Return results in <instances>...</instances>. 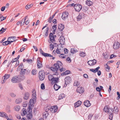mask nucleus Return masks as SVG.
<instances>
[{
  "mask_svg": "<svg viewBox=\"0 0 120 120\" xmlns=\"http://www.w3.org/2000/svg\"><path fill=\"white\" fill-rule=\"evenodd\" d=\"M54 67H51L50 68L51 70L53 73V75L57 76L59 75L58 69L60 70V71L62 72L65 70V69L63 68L62 64L60 61H58L56 64L54 65Z\"/></svg>",
  "mask_w": 120,
  "mask_h": 120,
  "instance_id": "f257e3e1",
  "label": "nucleus"
},
{
  "mask_svg": "<svg viewBox=\"0 0 120 120\" xmlns=\"http://www.w3.org/2000/svg\"><path fill=\"white\" fill-rule=\"evenodd\" d=\"M32 98L33 99H31L28 104V105H30L32 106H34V104L35 103L36 99V92L35 90L33 89L32 91Z\"/></svg>",
  "mask_w": 120,
  "mask_h": 120,
  "instance_id": "f03ea898",
  "label": "nucleus"
},
{
  "mask_svg": "<svg viewBox=\"0 0 120 120\" xmlns=\"http://www.w3.org/2000/svg\"><path fill=\"white\" fill-rule=\"evenodd\" d=\"M28 112H27L26 117L28 120L31 119L32 117V112L31 107L34 106H32L30 105H28Z\"/></svg>",
  "mask_w": 120,
  "mask_h": 120,
  "instance_id": "7ed1b4c3",
  "label": "nucleus"
},
{
  "mask_svg": "<svg viewBox=\"0 0 120 120\" xmlns=\"http://www.w3.org/2000/svg\"><path fill=\"white\" fill-rule=\"evenodd\" d=\"M56 37V36L54 35L52 33H50L49 36V38L50 41H49V43L51 44L52 42H54L55 41V38Z\"/></svg>",
  "mask_w": 120,
  "mask_h": 120,
  "instance_id": "20e7f679",
  "label": "nucleus"
},
{
  "mask_svg": "<svg viewBox=\"0 0 120 120\" xmlns=\"http://www.w3.org/2000/svg\"><path fill=\"white\" fill-rule=\"evenodd\" d=\"M10 76V75L7 74H5L2 79L1 81V83L3 84L5 82L6 80Z\"/></svg>",
  "mask_w": 120,
  "mask_h": 120,
  "instance_id": "39448f33",
  "label": "nucleus"
},
{
  "mask_svg": "<svg viewBox=\"0 0 120 120\" xmlns=\"http://www.w3.org/2000/svg\"><path fill=\"white\" fill-rule=\"evenodd\" d=\"M12 82L13 83H17L20 81L19 78L17 76H14L11 80Z\"/></svg>",
  "mask_w": 120,
  "mask_h": 120,
  "instance_id": "423d86ee",
  "label": "nucleus"
},
{
  "mask_svg": "<svg viewBox=\"0 0 120 120\" xmlns=\"http://www.w3.org/2000/svg\"><path fill=\"white\" fill-rule=\"evenodd\" d=\"M39 77L40 79L42 81L45 78V73L43 71H41L39 73Z\"/></svg>",
  "mask_w": 120,
  "mask_h": 120,
  "instance_id": "0eeeda50",
  "label": "nucleus"
},
{
  "mask_svg": "<svg viewBox=\"0 0 120 120\" xmlns=\"http://www.w3.org/2000/svg\"><path fill=\"white\" fill-rule=\"evenodd\" d=\"M74 8L75 11H79L82 8V6L80 4H76L74 5Z\"/></svg>",
  "mask_w": 120,
  "mask_h": 120,
  "instance_id": "6e6552de",
  "label": "nucleus"
},
{
  "mask_svg": "<svg viewBox=\"0 0 120 120\" xmlns=\"http://www.w3.org/2000/svg\"><path fill=\"white\" fill-rule=\"evenodd\" d=\"M65 84L67 85L70 83L71 82V78L69 76H67L65 77Z\"/></svg>",
  "mask_w": 120,
  "mask_h": 120,
  "instance_id": "1a4fd4ad",
  "label": "nucleus"
},
{
  "mask_svg": "<svg viewBox=\"0 0 120 120\" xmlns=\"http://www.w3.org/2000/svg\"><path fill=\"white\" fill-rule=\"evenodd\" d=\"M97 61L95 60L89 61L87 62L88 64L90 66L94 65L97 63Z\"/></svg>",
  "mask_w": 120,
  "mask_h": 120,
  "instance_id": "9d476101",
  "label": "nucleus"
},
{
  "mask_svg": "<svg viewBox=\"0 0 120 120\" xmlns=\"http://www.w3.org/2000/svg\"><path fill=\"white\" fill-rule=\"evenodd\" d=\"M59 41L60 44L62 45H64L65 43V38L63 36H61L60 37L59 39Z\"/></svg>",
  "mask_w": 120,
  "mask_h": 120,
  "instance_id": "9b49d317",
  "label": "nucleus"
},
{
  "mask_svg": "<svg viewBox=\"0 0 120 120\" xmlns=\"http://www.w3.org/2000/svg\"><path fill=\"white\" fill-rule=\"evenodd\" d=\"M68 15V13L67 12L65 11L62 14V19L64 20L66 18H67V17Z\"/></svg>",
  "mask_w": 120,
  "mask_h": 120,
  "instance_id": "f8f14e48",
  "label": "nucleus"
},
{
  "mask_svg": "<svg viewBox=\"0 0 120 120\" xmlns=\"http://www.w3.org/2000/svg\"><path fill=\"white\" fill-rule=\"evenodd\" d=\"M37 64L38 68H40L42 67V65L41 62L40 61V58H38L37 59Z\"/></svg>",
  "mask_w": 120,
  "mask_h": 120,
  "instance_id": "ddd939ff",
  "label": "nucleus"
},
{
  "mask_svg": "<svg viewBox=\"0 0 120 120\" xmlns=\"http://www.w3.org/2000/svg\"><path fill=\"white\" fill-rule=\"evenodd\" d=\"M57 107L56 106H53L51 107L50 109V111L52 113H54L57 111Z\"/></svg>",
  "mask_w": 120,
  "mask_h": 120,
  "instance_id": "4468645a",
  "label": "nucleus"
},
{
  "mask_svg": "<svg viewBox=\"0 0 120 120\" xmlns=\"http://www.w3.org/2000/svg\"><path fill=\"white\" fill-rule=\"evenodd\" d=\"M120 47V43L118 42H115L113 45V48L115 49H117L119 48Z\"/></svg>",
  "mask_w": 120,
  "mask_h": 120,
  "instance_id": "2eb2a0df",
  "label": "nucleus"
},
{
  "mask_svg": "<svg viewBox=\"0 0 120 120\" xmlns=\"http://www.w3.org/2000/svg\"><path fill=\"white\" fill-rule=\"evenodd\" d=\"M16 37H9L8 39L9 42H10L11 43V42H13L14 41H15Z\"/></svg>",
  "mask_w": 120,
  "mask_h": 120,
  "instance_id": "dca6fc26",
  "label": "nucleus"
},
{
  "mask_svg": "<svg viewBox=\"0 0 120 120\" xmlns=\"http://www.w3.org/2000/svg\"><path fill=\"white\" fill-rule=\"evenodd\" d=\"M26 70L24 69H21V70L20 73V76L21 77L24 76L25 74V72Z\"/></svg>",
  "mask_w": 120,
  "mask_h": 120,
  "instance_id": "f3484780",
  "label": "nucleus"
},
{
  "mask_svg": "<svg viewBox=\"0 0 120 120\" xmlns=\"http://www.w3.org/2000/svg\"><path fill=\"white\" fill-rule=\"evenodd\" d=\"M76 91L78 93L81 94L83 92L84 89L82 87H79L77 89Z\"/></svg>",
  "mask_w": 120,
  "mask_h": 120,
  "instance_id": "a211bd4d",
  "label": "nucleus"
},
{
  "mask_svg": "<svg viewBox=\"0 0 120 120\" xmlns=\"http://www.w3.org/2000/svg\"><path fill=\"white\" fill-rule=\"evenodd\" d=\"M30 96V94L29 93L26 92L24 94L23 98L24 99L27 100L29 98Z\"/></svg>",
  "mask_w": 120,
  "mask_h": 120,
  "instance_id": "6ab92c4d",
  "label": "nucleus"
},
{
  "mask_svg": "<svg viewBox=\"0 0 120 120\" xmlns=\"http://www.w3.org/2000/svg\"><path fill=\"white\" fill-rule=\"evenodd\" d=\"M0 116L3 117L5 118H7L8 117V115L5 112H0Z\"/></svg>",
  "mask_w": 120,
  "mask_h": 120,
  "instance_id": "aec40b11",
  "label": "nucleus"
},
{
  "mask_svg": "<svg viewBox=\"0 0 120 120\" xmlns=\"http://www.w3.org/2000/svg\"><path fill=\"white\" fill-rule=\"evenodd\" d=\"M58 28L59 30L61 31H62L64 28V25L60 24L58 25Z\"/></svg>",
  "mask_w": 120,
  "mask_h": 120,
  "instance_id": "412c9836",
  "label": "nucleus"
},
{
  "mask_svg": "<svg viewBox=\"0 0 120 120\" xmlns=\"http://www.w3.org/2000/svg\"><path fill=\"white\" fill-rule=\"evenodd\" d=\"M84 105L86 107H88L91 104L89 101L87 100L84 102Z\"/></svg>",
  "mask_w": 120,
  "mask_h": 120,
  "instance_id": "4be33fe9",
  "label": "nucleus"
},
{
  "mask_svg": "<svg viewBox=\"0 0 120 120\" xmlns=\"http://www.w3.org/2000/svg\"><path fill=\"white\" fill-rule=\"evenodd\" d=\"M59 80L58 78V77H54V76L52 81V83H56Z\"/></svg>",
  "mask_w": 120,
  "mask_h": 120,
  "instance_id": "5701e85b",
  "label": "nucleus"
},
{
  "mask_svg": "<svg viewBox=\"0 0 120 120\" xmlns=\"http://www.w3.org/2000/svg\"><path fill=\"white\" fill-rule=\"evenodd\" d=\"M81 103L82 102L81 101H78L77 102L75 103V107H79L81 105Z\"/></svg>",
  "mask_w": 120,
  "mask_h": 120,
  "instance_id": "b1692460",
  "label": "nucleus"
},
{
  "mask_svg": "<svg viewBox=\"0 0 120 120\" xmlns=\"http://www.w3.org/2000/svg\"><path fill=\"white\" fill-rule=\"evenodd\" d=\"M26 113L27 112H26V109L24 108L23 109L21 112V115L22 116H24Z\"/></svg>",
  "mask_w": 120,
  "mask_h": 120,
  "instance_id": "393cba45",
  "label": "nucleus"
},
{
  "mask_svg": "<svg viewBox=\"0 0 120 120\" xmlns=\"http://www.w3.org/2000/svg\"><path fill=\"white\" fill-rule=\"evenodd\" d=\"M54 89L55 90H57L60 88V86L57 85L56 84H55L54 86Z\"/></svg>",
  "mask_w": 120,
  "mask_h": 120,
  "instance_id": "a878e982",
  "label": "nucleus"
},
{
  "mask_svg": "<svg viewBox=\"0 0 120 120\" xmlns=\"http://www.w3.org/2000/svg\"><path fill=\"white\" fill-rule=\"evenodd\" d=\"M10 44V42H9L8 40L7 41H4L3 43V45L4 46H6L8 44Z\"/></svg>",
  "mask_w": 120,
  "mask_h": 120,
  "instance_id": "bb28decb",
  "label": "nucleus"
},
{
  "mask_svg": "<svg viewBox=\"0 0 120 120\" xmlns=\"http://www.w3.org/2000/svg\"><path fill=\"white\" fill-rule=\"evenodd\" d=\"M86 4L89 6L92 5L93 4L92 2L90 0H87L86 2Z\"/></svg>",
  "mask_w": 120,
  "mask_h": 120,
  "instance_id": "cd10ccee",
  "label": "nucleus"
},
{
  "mask_svg": "<svg viewBox=\"0 0 120 120\" xmlns=\"http://www.w3.org/2000/svg\"><path fill=\"white\" fill-rule=\"evenodd\" d=\"M22 101V99L20 98H19L16 99L15 102L17 104H19Z\"/></svg>",
  "mask_w": 120,
  "mask_h": 120,
  "instance_id": "c85d7f7f",
  "label": "nucleus"
},
{
  "mask_svg": "<svg viewBox=\"0 0 120 120\" xmlns=\"http://www.w3.org/2000/svg\"><path fill=\"white\" fill-rule=\"evenodd\" d=\"M44 118H46L49 115V113L45 111L43 113Z\"/></svg>",
  "mask_w": 120,
  "mask_h": 120,
  "instance_id": "c756f323",
  "label": "nucleus"
},
{
  "mask_svg": "<svg viewBox=\"0 0 120 120\" xmlns=\"http://www.w3.org/2000/svg\"><path fill=\"white\" fill-rule=\"evenodd\" d=\"M20 109V107L19 105H17L15 106L14 109L16 111H18Z\"/></svg>",
  "mask_w": 120,
  "mask_h": 120,
  "instance_id": "7c9ffc66",
  "label": "nucleus"
},
{
  "mask_svg": "<svg viewBox=\"0 0 120 120\" xmlns=\"http://www.w3.org/2000/svg\"><path fill=\"white\" fill-rule=\"evenodd\" d=\"M33 6V4H32L27 5L25 6V8L26 9H30V8L32 7Z\"/></svg>",
  "mask_w": 120,
  "mask_h": 120,
  "instance_id": "2f4dec72",
  "label": "nucleus"
},
{
  "mask_svg": "<svg viewBox=\"0 0 120 120\" xmlns=\"http://www.w3.org/2000/svg\"><path fill=\"white\" fill-rule=\"evenodd\" d=\"M77 51L74 48H71V52L72 53H74L77 52Z\"/></svg>",
  "mask_w": 120,
  "mask_h": 120,
  "instance_id": "473e14b6",
  "label": "nucleus"
},
{
  "mask_svg": "<svg viewBox=\"0 0 120 120\" xmlns=\"http://www.w3.org/2000/svg\"><path fill=\"white\" fill-rule=\"evenodd\" d=\"M80 55L82 57H84L86 56V53L83 52H80Z\"/></svg>",
  "mask_w": 120,
  "mask_h": 120,
  "instance_id": "72a5a7b5",
  "label": "nucleus"
},
{
  "mask_svg": "<svg viewBox=\"0 0 120 120\" xmlns=\"http://www.w3.org/2000/svg\"><path fill=\"white\" fill-rule=\"evenodd\" d=\"M65 97V95L64 94H60L59 97V99L60 100L63 99Z\"/></svg>",
  "mask_w": 120,
  "mask_h": 120,
  "instance_id": "f704fd0d",
  "label": "nucleus"
},
{
  "mask_svg": "<svg viewBox=\"0 0 120 120\" xmlns=\"http://www.w3.org/2000/svg\"><path fill=\"white\" fill-rule=\"evenodd\" d=\"M70 71H67L62 73V75L63 76L66 75L70 74Z\"/></svg>",
  "mask_w": 120,
  "mask_h": 120,
  "instance_id": "c9c22d12",
  "label": "nucleus"
},
{
  "mask_svg": "<svg viewBox=\"0 0 120 120\" xmlns=\"http://www.w3.org/2000/svg\"><path fill=\"white\" fill-rule=\"evenodd\" d=\"M53 75V74L52 75H48V78L49 80V81H52L53 78V77H54L53 76L54 75Z\"/></svg>",
  "mask_w": 120,
  "mask_h": 120,
  "instance_id": "e433bc0d",
  "label": "nucleus"
},
{
  "mask_svg": "<svg viewBox=\"0 0 120 120\" xmlns=\"http://www.w3.org/2000/svg\"><path fill=\"white\" fill-rule=\"evenodd\" d=\"M105 67L106 68V71H109L110 68V67L107 64L105 65Z\"/></svg>",
  "mask_w": 120,
  "mask_h": 120,
  "instance_id": "4c0bfd02",
  "label": "nucleus"
},
{
  "mask_svg": "<svg viewBox=\"0 0 120 120\" xmlns=\"http://www.w3.org/2000/svg\"><path fill=\"white\" fill-rule=\"evenodd\" d=\"M79 84V82L77 81H75L74 84V85L75 86H78Z\"/></svg>",
  "mask_w": 120,
  "mask_h": 120,
  "instance_id": "58836bf2",
  "label": "nucleus"
},
{
  "mask_svg": "<svg viewBox=\"0 0 120 120\" xmlns=\"http://www.w3.org/2000/svg\"><path fill=\"white\" fill-rule=\"evenodd\" d=\"M37 73V70L35 69H33L31 71V73L33 75H35Z\"/></svg>",
  "mask_w": 120,
  "mask_h": 120,
  "instance_id": "ea45409f",
  "label": "nucleus"
},
{
  "mask_svg": "<svg viewBox=\"0 0 120 120\" xmlns=\"http://www.w3.org/2000/svg\"><path fill=\"white\" fill-rule=\"evenodd\" d=\"M113 112V109L111 108H109L108 109V111L107 112L109 114L112 113Z\"/></svg>",
  "mask_w": 120,
  "mask_h": 120,
  "instance_id": "a19ab883",
  "label": "nucleus"
},
{
  "mask_svg": "<svg viewBox=\"0 0 120 120\" xmlns=\"http://www.w3.org/2000/svg\"><path fill=\"white\" fill-rule=\"evenodd\" d=\"M109 108L107 106H105L104 107V110L106 112H107Z\"/></svg>",
  "mask_w": 120,
  "mask_h": 120,
  "instance_id": "79ce46f5",
  "label": "nucleus"
},
{
  "mask_svg": "<svg viewBox=\"0 0 120 120\" xmlns=\"http://www.w3.org/2000/svg\"><path fill=\"white\" fill-rule=\"evenodd\" d=\"M10 95L12 97H14L16 96V94L12 92H11L10 93Z\"/></svg>",
  "mask_w": 120,
  "mask_h": 120,
  "instance_id": "37998d69",
  "label": "nucleus"
},
{
  "mask_svg": "<svg viewBox=\"0 0 120 120\" xmlns=\"http://www.w3.org/2000/svg\"><path fill=\"white\" fill-rule=\"evenodd\" d=\"M26 61L29 64H31L32 61L31 59H27L26 60Z\"/></svg>",
  "mask_w": 120,
  "mask_h": 120,
  "instance_id": "c03bdc74",
  "label": "nucleus"
},
{
  "mask_svg": "<svg viewBox=\"0 0 120 120\" xmlns=\"http://www.w3.org/2000/svg\"><path fill=\"white\" fill-rule=\"evenodd\" d=\"M114 111L115 112V113H117L118 111V109H117V108L115 106L114 107Z\"/></svg>",
  "mask_w": 120,
  "mask_h": 120,
  "instance_id": "a18cd8bd",
  "label": "nucleus"
},
{
  "mask_svg": "<svg viewBox=\"0 0 120 120\" xmlns=\"http://www.w3.org/2000/svg\"><path fill=\"white\" fill-rule=\"evenodd\" d=\"M59 56L60 58H65V56H64V54H60V55H59Z\"/></svg>",
  "mask_w": 120,
  "mask_h": 120,
  "instance_id": "49530a36",
  "label": "nucleus"
},
{
  "mask_svg": "<svg viewBox=\"0 0 120 120\" xmlns=\"http://www.w3.org/2000/svg\"><path fill=\"white\" fill-rule=\"evenodd\" d=\"M45 86L44 83H42L41 85V88L42 89H45Z\"/></svg>",
  "mask_w": 120,
  "mask_h": 120,
  "instance_id": "de8ad7c7",
  "label": "nucleus"
},
{
  "mask_svg": "<svg viewBox=\"0 0 120 120\" xmlns=\"http://www.w3.org/2000/svg\"><path fill=\"white\" fill-rule=\"evenodd\" d=\"M17 58H15L13 59H12L11 62L10 63H10H13L15 62H16H16L17 61Z\"/></svg>",
  "mask_w": 120,
  "mask_h": 120,
  "instance_id": "09e8293b",
  "label": "nucleus"
},
{
  "mask_svg": "<svg viewBox=\"0 0 120 120\" xmlns=\"http://www.w3.org/2000/svg\"><path fill=\"white\" fill-rule=\"evenodd\" d=\"M7 28H6L4 29V28H2L0 30V32H2L1 33H3L6 30Z\"/></svg>",
  "mask_w": 120,
  "mask_h": 120,
  "instance_id": "8fccbe9b",
  "label": "nucleus"
},
{
  "mask_svg": "<svg viewBox=\"0 0 120 120\" xmlns=\"http://www.w3.org/2000/svg\"><path fill=\"white\" fill-rule=\"evenodd\" d=\"M82 18V17L81 15H79L77 17V19L78 20H79Z\"/></svg>",
  "mask_w": 120,
  "mask_h": 120,
  "instance_id": "3c124183",
  "label": "nucleus"
},
{
  "mask_svg": "<svg viewBox=\"0 0 120 120\" xmlns=\"http://www.w3.org/2000/svg\"><path fill=\"white\" fill-rule=\"evenodd\" d=\"M109 118L110 120H112L113 117L112 113L109 114Z\"/></svg>",
  "mask_w": 120,
  "mask_h": 120,
  "instance_id": "603ef678",
  "label": "nucleus"
},
{
  "mask_svg": "<svg viewBox=\"0 0 120 120\" xmlns=\"http://www.w3.org/2000/svg\"><path fill=\"white\" fill-rule=\"evenodd\" d=\"M6 19V17H0V22H1L4 20Z\"/></svg>",
  "mask_w": 120,
  "mask_h": 120,
  "instance_id": "864d4df0",
  "label": "nucleus"
},
{
  "mask_svg": "<svg viewBox=\"0 0 120 120\" xmlns=\"http://www.w3.org/2000/svg\"><path fill=\"white\" fill-rule=\"evenodd\" d=\"M50 48L51 50H52L54 48V46L52 44H50Z\"/></svg>",
  "mask_w": 120,
  "mask_h": 120,
  "instance_id": "5fc2aeb1",
  "label": "nucleus"
},
{
  "mask_svg": "<svg viewBox=\"0 0 120 120\" xmlns=\"http://www.w3.org/2000/svg\"><path fill=\"white\" fill-rule=\"evenodd\" d=\"M61 49H57L56 50V52L58 54H60V51Z\"/></svg>",
  "mask_w": 120,
  "mask_h": 120,
  "instance_id": "6e6d98bb",
  "label": "nucleus"
},
{
  "mask_svg": "<svg viewBox=\"0 0 120 120\" xmlns=\"http://www.w3.org/2000/svg\"><path fill=\"white\" fill-rule=\"evenodd\" d=\"M49 29V28L48 27H47V28L46 29V33H45V35L46 36H47L48 35V31Z\"/></svg>",
  "mask_w": 120,
  "mask_h": 120,
  "instance_id": "4d7b16f0",
  "label": "nucleus"
},
{
  "mask_svg": "<svg viewBox=\"0 0 120 120\" xmlns=\"http://www.w3.org/2000/svg\"><path fill=\"white\" fill-rule=\"evenodd\" d=\"M27 105V102H25L23 103V106L24 107H26Z\"/></svg>",
  "mask_w": 120,
  "mask_h": 120,
  "instance_id": "13d9d810",
  "label": "nucleus"
},
{
  "mask_svg": "<svg viewBox=\"0 0 120 120\" xmlns=\"http://www.w3.org/2000/svg\"><path fill=\"white\" fill-rule=\"evenodd\" d=\"M64 51V53L66 54L68 53V50L66 48H65Z\"/></svg>",
  "mask_w": 120,
  "mask_h": 120,
  "instance_id": "bf43d9fd",
  "label": "nucleus"
},
{
  "mask_svg": "<svg viewBox=\"0 0 120 120\" xmlns=\"http://www.w3.org/2000/svg\"><path fill=\"white\" fill-rule=\"evenodd\" d=\"M52 57V56L50 54L47 53L46 55H45V57Z\"/></svg>",
  "mask_w": 120,
  "mask_h": 120,
  "instance_id": "052dcab7",
  "label": "nucleus"
},
{
  "mask_svg": "<svg viewBox=\"0 0 120 120\" xmlns=\"http://www.w3.org/2000/svg\"><path fill=\"white\" fill-rule=\"evenodd\" d=\"M56 27L57 26L56 25H53L52 27V28L54 30H56Z\"/></svg>",
  "mask_w": 120,
  "mask_h": 120,
  "instance_id": "680f3d73",
  "label": "nucleus"
},
{
  "mask_svg": "<svg viewBox=\"0 0 120 120\" xmlns=\"http://www.w3.org/2000/svg\"><path fill=\"white\" fill-rule=\"evenodd\" d=\"M25 19H24V20L22 19V22H21V25H23V24H24L25 22Z\"/></svg>",
  "mask_w": 120,
  "mask_h": 120,
  "instance_id": "e2e57ef3",
  "label": "nucleus"
},
{
  "mask_svg": "<svg viewBox=\"0 0 120 120\" xmlns=\"http://www.w3.org/2000/svg\"><path fill=\"white\" fill-rule=\"evenodd\" d=\"M19 61H17L16 62V63L15 65V67H16L18 65H19Z\"/></svg>",
  "mask_w": 120,
  "mask_h": 120,
  "instance_id": "0e129e2a",
  "label": "nucleus"
},
{
  "mask_svg": "<svg viewBox=\"0 0 120 120\" xmlns=\"http://www.w3.org/2000/svg\"><path fill=\"white\" fill-rule=\"evenodd\" d=\"M33 47L34 49L35 50V51L37 52L38 51V49L37 47L35 46H33Z\"/></svg>",
  "mask_w": 120,
  "mask_h": 120,
  "instance_id": "69168bd1",
  "label": "nucleus"
},
{
  "mask_svg": "<svg viewBox=\"0 0 120 120\" xmlns=\"http://www.w3.org/2000/svg\"><path fill=\"white\" fill-rule=\"evenodd\" d=\"M90 71L92 72H93L95 73L96 72V71L95 69H90Z\"/></svg>",
  "mask_w": 120,
  "mask_h": 120,
  "instance_id": "338daca9",
  "label": "nucleus"
},
{
  "mask_svg": "<svg viewBox=\"0 0 120 120\" xmlns=\"http://www.w3.org/2000/svg\"><path fill=\"white\" fill-rule=\"evenodd\" d=\"M5 8V6H4L2 7L1 9V11H3L4 10Z\"/></svg>",
  "mask_w": 120,
  "mask_h": 120,
  "instance_id": "774afa93",
  "label": "nucleus"
}]
</instances>
